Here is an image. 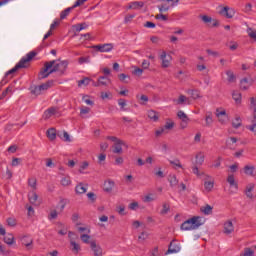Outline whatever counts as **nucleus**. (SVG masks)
I'll return each mask as SVG.
<instances>
[{"label":"nucleus","mask_w":256,"mask_h":256,"mask_svg":"<svg viewBox=\"0 0 256 256\" xmlns=\"http://www.w3.org/2000/svg\"><path fill=\"white\" fill-rule=\"evenodd\" d=\"M67 67H69V61L64 60L57 63V60H52L44 63V67L40 69L38 73V79L41 81L42 79H47L49 75L52 73H60L61 75H65V71H67Z\"/></svg>","instance_id":"1"},{"label":"nucleus","mask_w":256,"mask_h":256,"mask_svg":"<svg viewBox=\"0 0 256 256\" xmlns=\"http://www.w3.org/2000/svg\"><path fill=\"white\" fill-rule=\"evenodd\" d=\"M201 225H203V222H201V217L194 216L182 223L180 229L182 231H193L195 229H199Z\"/></svg>","instance_id":"2"},{"label":"nucleus","mask_w":256,"mask_h":256,"mask_svg":"<svg viewBox=\"0 0 256 256\" xmlns=\"http://www.w3.org/2000/svg\"><path fill=\"white\" fill-rule=\"evenodd\" d=\"M250 103H251V106L253 107V119H252V124L246 126V129H248L249 131H252V133H256V98L251 97Z\"/></svg>","instance_id":"3"},{"label":"nucleus","mask_w":256,"mask_h":256,"mask_svg":"<svg viewBox=\"0 0 256 256\" xmlns=\"http://www.w3.org/2000/svg\"><path fill=\"white\" fill-rule=\"evenodd\" d=\"M37 55L36 52L31 51L29 52L26 57H23L19 63H17V67H19L20 69H27V67H29V61H31L33 59V57H35Z\"/></svg>","instance_id":"4"},{"label":"nucleus","mask_w":256,"mask_h":256,"mask_svg":"<svg viewBox=\"0 0 256 256\" xmlns=\"http://www.w3.org/2000/svg\"><path fill=\"white\" fill-rule=\"evenodd\" d=\"M92 49H95V51H98L99 53H109V51H113V44L107 43L94 45L92 46Z\"/></svg>","instance_id":"5"},{"label":"nucleus","mask_w":256,"mask_h":256,"mask_svg":"<svg viewBox=\"0 0 256 256\" xmlns=\"http://www.w3.org/2000/svg\"><path fill=\"white\" fill-rule=\"evenodd\" d=\"M177 117L181 120V129H187V125H189V117L187 116V114L180 110L177 113Z\"/></svg>","instance_id":"6"},{"label":"nucleus","mask_w":256,"mask_h":256,"mask_svg":"<svg viewBox=\"0 0 256 256\" xmlns=\"http://www.w3.org/2000/svg\"><path fill=\"white\" fill-rule=\"evenodd\" d=\"M160 59L162 60L163 69H167V67L171 65V60L173 59V57H171V55L169 54L167 55V52L162 51Z\"/></svg>","instance_id":"7"},{"label":"nucleus","mask_w":256,"mask_h":256,"mask_svg":"<svg viewBox=\"0 0 256 256\" xmlns=\"http://www.w3.org/2000/svg\"><path fill=\"white\" fill-rule=\"evenodd\" d=\"M90 248L94 253V256H103V248L100 245H97L95 240L90 242Z\"/></svg>","instance_id":"8"},{"label":"nucleus","mask_w":256,"mask_h":256,"mask_svg":"<svg viewBox=\"0 0 256 256\" xmlns=\"http://www.w3.org/2000/svg\"><path fill=\"white\" fill-rule=\"evenodd\" d=\"M123 146L127 147V144L123 140H118V142L114 143L113 147V153H116L117 155H121L123 153Z\"/></svg>","instance_id":"9"},{"label":"nucleus","mask_w":256,"mask_h":256,"mask_svg":"<svg viewBox=\"0 0 256 256\" xmlns=\"http://www.w3.org/2000/svg\"><path fill=\"white\" fill-rule=\"evenodd\" d=\"M220 15H225V17H227V19H233L234 15H235V11L226 6L220 10Z\"/></svg>","instance_id":"10"},{"label":"nucleus","mask_w":256,"mask_h":256,"mask_svg":"<svg viewBox=\"0 0 256 256\" xmlns=\"http://www.w3.org/2000/svg\"><path fill=\"white\" fill-rule=\"evenodd\" d=\"M235 231V227L233 226V222L228 220L224 223V233L225 235H231Z\"/></svg>","instance_id":"11"},{"label":"nucleus","mask_w":256,"mask_h":256,"mask_svg":"<svg viewBox=\"0 0 256 256\" xmlns=\"http://www.w3.org/2000/svg\"><path fill=\"white\" fill-rule=\"evenodd\" d=\"M179 251H181V248L179 247V245L175 244V240H173L168 246L166 255H169V253H179Z\"/></svg>","instance_id":"12"},{"label":"nucleus","mask_w":256,"mask_h":256,"mask_svg":"<svg viewBox=\"0 0 256 256\" xmlns=\"http://www.w3.org/2000/svg\"><path fill=\"white\" fill-rule=\"evenodd\" d=\"M113 187H115V181L108 179L104 182V191L105 193H111L113 191Z\"/></svg>","instance_id":"13"},{"label":"nucleus","mask_w":256,"mask_h":256,"mask_svg":"<svg viewBox=\"0 0 256 256\" xmlns=\"http://www.w3.org/2000/svg\"><path fill=\"white\" fill-rule=\"evenodd\" d=\"M252 85L253 82H249V79L247 78H243L240 81V89H242V91H247V89H249Z\"/></svg>","instance_id":"14"},{"label":"nucleus","mask_w":256,"mask_h":256,"mask_svg":"<svg viewBox=\"0 0 256 256\" xmlns=\"http://www.w3.org/2000/svg\"><path fill=\"white\" fill-rule=\"evenodd\" d=\"M157 7H158L160 13H167V11H169L171 9L169 2H163V1Z\"/></svg>","instance_id":"15"},{"label":"nucleus","mask_w":256,"mask_h":256,"mask_svg":"<svg viewBox=\"0 0 256 256\" xmlns=\"http://www.w3.org/2000/svg\"><path fill=\"white\" fill-rule=\"evenodd\" d=\"M57 113V108L51 107L44 112V119H51Z\"/></svg>","instance_id":"16"},{"label":"nucleus","mask_w":256,"mask_h":256,"mask_svg":"<svg viewBox=\"0 0 256 256\" xmlns=\"http://www.w3.org/2000/svg\"><path fill=\"white\" fill-rule=\"evenodd\" d=\"M47 137L50 141H55V139H57V130H55V128H49L47 130Z\"/></svg>","instance_id":"17"},{"label":"nucleus","mask_w":256,"mask_h":256,"mask_svg":"<svg viewBox=\"0 0 256 256\" xmlns=\"http://www.w3.org/2000/svg\"><path fill=\"white\" fill-rule=\"evenodd\" d=\"M245 175H249L250 177H255V166L246 165L244 167Z\"/></svg>","instance_id":"18"},{"label":"nucleus","mask_w":256,"mask_h":256,"mask_svg":"<svg viewBox=\"0 0 256 256\" xmlns=\"http://www.w3.org/2000/svg\"><path fill=\"white\" fill-rule=\"evenodd\" d=\"M253 189H255V184H248L246 186L245 193H246V196L248 197V199H253V193H252Z\"/></svg>","instance_id":"19"},{"label":"nucleus","mask_w":256,"mask_h":256,"mask_svg":"<svg viewBox=\"0 0 256 256\" xmlns=\"http://www.w3.org/2000/svg\"><path fill=\"white\" fill-rule=\"evenodd\" d=\"M148 117H149L152 121L157 122V121H159V112L154 111V110H149V111H148Z\"/></svg>","instance_id":"20"},{"label":"nucleus","mask_w":256,"mask_h":256,"mask_svg":"<svg viewBox=\"0 0 256 256\" xmlns=\"http://www.w3.org/2000/svg\"><path fill=\"white\" fill-rule=\"evenodd\" d=\"M70 245L72 247V252L77 255L81 251V245H79L77 242L71 240Z\"/></svg>","instance_id":"21"},{"label":"nucleus","mask_w":256,"mask_h":256,"mask_svg":"<svg viewBox=\"0 0 256 256\" xmlns=\"http://www.w3.org/2000/svg\"><path fill=\"white\" fill-rule=\"evenodd\" d=\"M28 199L32 205H35V203H37V199H39V196L35 191H32L28 194Z\"/></svg>","instance_id":"22"},{"label":"nucleus","mask_w":256,"mask_h":256,"mask_svg":"<svg viewBox=\"0 0 256 256\" xmlns=\"http://www.w3.org/2000/svg\"><path fill=\"white\" fill-rule=\"evenodd\" d=\"M75 191H76L77 195H83V193H87V188H85L83 183H79L76 186Z\"/></svg>","instance_id":"23"},{"label":"nucleus","mask_w":256,"mask_h":256,"mask_svg":"<svg viewBox=\"0 0 256 256\" xmlns=\"http://www.w3.org/2000/svg\"><path fill=\"white\" fill-rule=\"evenodd\" d=\"M4 243L7 245H13V243H15V236H13V234H7L4 236Z\"/></svg>","instance_id":"24"},{"label":"nucleus","mask_w":256,"mask_h":256,"mask_svg":"<svg viewBox=\"0 0 256 256\" xmlns=\"http://www.w3.org/2000/svg\"><path fill=\"white\" fill-rule=\"evenodd\" d=\"M226 75L228 77V83H235V81H237V77L235 76L233 71L227 70Z\"/></svg>","instance_id":"25"},{"label":"nucleus","mask_w":256,"mask_h":256,"mask_svg":"<svg viewBox=\"0 0 256 256\" xmlns=\"http://www.w3.org/2000/svg\"><path fill=\"white\" fill-rule=\"evenodd\" d=\"M232 99H234L237 105H241V93L239 91H234L232 93Z\"/></svg>","instance_id":"26"},{"label":"nucleus","mask_w":256,"mask_h":256,"mask_svg":"<svg viewBox=\"0 0 256 256\" xmlns=\"http://www.w3.org/2000/svg\"><path fill=\"white\" fill-rule=\"evenodd\" d=\"M188 95H191L192 99H199L201 97V92L199 90H187Z\"/></svg>","instance_id":"27"},{"label":"nucleus","mask_w":256,"mask_h":256,"mask_svg":"<svg viewBox=\"0 0 256 256\" xmlns=\"http://www.w3.org/2000/svg\"><path fill=\"white\" fill-rule=\"evenodd\" d=\"M205 161V155L203 154V152H199L198 154H196V165H203Z\"/></svg>","instance_id":"28"},{"label":"nucleus","mask_w":256,"mask_h":256,"mask_svg":"<svg viewBox=\"0 0 256 256\" xmlns=\"http://www.w3.org/2000/svg\"><path fill=\"white\" fill-rule=\"evenodd\" d=\"M168 181H169L171 187H175L179 183V180H177V176H175V175H169Z\"/></svg>","instance_id":"29"},{"label":"nucleus","mask_w":256,"mask_h":256,"mask_svg":"<svg viewBox=\"0 0 256 256\" xmlns=\"http://www.w3.org/2000/svg\"><path fill=\"white\" fill-rule=\"evenodd\" d=\"M241 125H243L241 117L236 116L234 122H232V127L234 129H239V127H241Z\"/></svg>","instance_id":"30"},{"label":"nucleus","mask_w":256,"mask_h":256,"mask_svg":"<svg viewBox=\"0 0 256 256\" xmlns=\"http://www.w3.org/2000/svg\"><path fill=\"white\" fill-rule=\"evenodd\" d=\"M240 256H255V251L249 247L244 248L243 253L240 254Z\"/></svg>","instance_id":"31"},{"label":"nucleus","mask_w":256,"mask_h":256,"mask_svg":"<svg viewBox=\"0 0 256 256\" xmlns=\"http://www.w3.org/2000/svg\"><path fill=\"white\" fill-rule=\"evenodd\" d=\"M201 211H202V213H204V215H211V213H213V207H211V205L207 204L206 206L201 208Z\"/></svg>","instance_id":"32"},{"label":"nucleus","mask_w":256,"mask_h":256,"mask_svg":"<svg viewBox=\"0 0 256 256\" xmlns=\"http://www.w3.org/2000/svg\"><path fill=\"white\" fill-rule=\"evenodd\" d=\"M214 185H215V182L211 181V180L204 182V187H205L206 191H208V192L213 190Z\"/></svg>","instance_id":"33"},{"label":"nucleus","mask_w":256,"mask_h":256,"mask_svg":"<svg viewBox=\"0 0 256 256\" xmlns=\"http://www.w3.org/2000/svg\"><path fill=\"white\" fill-rule=\"evenodd\" d=\"M205 121H206V127H211V125L213 124V114H211V112L206 114Z\"/></svg>","instance_id":"34"},{"label":"nucleus","mask_w":256,"mask_h":256,"mask_svg":"<svg viewBox=\"0 0 256 256\" xmlns=\"http://www.w3.org/2000/svg\"><path fill=\"white\" fill-rule=\"evenodd\" d=\"M30 91H31L32 95H35L37 97L38 95H41L42 90H41L40 86H32L30 88Z\"/></svg>","instance_id":"35"},{"label":"nucleus","mask_w":256,"mask_h":256,"mask_svg":"<svg viewBox=\"0 0 256 256\" xmlns=\"http://www.w3.org/2000/svg\"><path fill=\"white\" fill-rule=\"evenodd\" d=\"M71 11H73V8H72V7L66 8L64 11H62V12L60 13V19H61V20L66 19L67 16L69 15V13H71Z\"/></svg>","instance_id":"36"},{"label":"nucleus","mask_w":256,"mask_h":256,"mask_svg":"<svg viewBox=\"0 0 256 256\" xmlns=\"http://www.w3.org/2000/svg\"><path fill=\"white\" fill-rule=\"evenodd\" d=\"M39 87H40L41 91H47V89H49V87H53V80L48 81L44 84H41V85H39Z\"/></svg>","instance_id":"37"},{"label":"nucleus","mask_w":256,"mask_h":256,"mask_svg":"<svg viewBox=\"0 0 256 256\" xmlns=\"http://www.w3.org/2000/svg\"><path fill=\"white\" fill-rule=\"evenodd\" d=\"M199 18L201 19V21H203V23H206V24L213 23V18L211 16L200 15Z\"/></svg>","instance_id":"38"},{"label":"nucleus","mask_w":256,"mask_h":256,"mask_svg":"<svg viewBox=\"0 0 256 256\" xmlns=\"http://www.w3.org/2000/svg\"><path fill=\"white\" fill-rule=\"evenodd\" d=\"M162 207L163 209L160 212L161 215H167L171 209V206L169 205V203L165 202Z\"/></svg>","instance_id":"39"},{"label":"nucleus","mask_w":256,"mask_h":256,"mask_svg":"<svg viewBox=\"0 0 256 256\" xmlns=\"http://www.w3.org/2000/svg\"><path fill=\"white\" fill-rule=\"evenodd\" d=\"M89 83H91V78L85 77L84 79L78 81V87H81L82 85H85V87H87Z\"/></svg>","instance_id":"40"},{"label":"nucleus","mask_w":256,"mask_h":256,"mask_svg":"<svg viewBox=\"0 0 256 256\" xmlns=\"http://www.w3.org/2000/svg\"><path fill=\"white\" fill-rule=\"evenodd\" d=\"M227 182L229 183L230 187H235L237 189V183H235V176L229 175L227 178Z\"/></svg>","instance_id":"41"},{"label":"nucleus","mask_w":256,"mask_h":256,"mask_svg":"<svg viewBox=\"0 0 256 256\" xmlns=\"http://www.w3.org/2000/svg\"><path fill=\"white\" fill-rule=\"evenodd\" d=\"M80 239L83 243H86L87 245H91V241H89V239H91V236H89V234H82L80 236Z\"/></svg>","instance_id":"42"},{"label":"nucleus","mask_w":256,"mask_h":256,"mask_svg":"<svg viewBox=\"0 0 256 256\" xmlns=\"http://www.w3.org/2000/svg\"><path fill=\"white\" fill-rule=\"evenodd\" d=\"M136 98L140 100V105H145V103L149 101V97H147V95H141L140 97L137 95Z\"/></svg>","instance_id":"43"},{"label":"nucleus","mask_w":256,"mask_h":256,"mask_svg":"<svg viewBox=\"0 0 256 256\" xmlns=\"http://www.w3.org/2000/svg\"><path fill=\"white\" fill-rule=\"evenodd\" d=\"M118 105L121 107V111H127V109H125V107H127V101H125V99L120 98L118 100Z\"/></svg>","instance_id":"44"},{"label":"nucleus","mask_w":256,"mask_h":256,"mask_svg":"<svg viewBox=\"0 0 256 256\" xmlns=\"http://www.w3.org/2000/svg\"><path fill=\"white\" fill-rule=\"evenodd\" d=\"M98 81H99L100 86L102 85L104 87H107V82H110V80L107 77H105V76H101L98 79Z\"/></svg>","instance_id":"45"},{"label":"nucleus","mask_w":256,"mask_h":256,"mask_svg":"<svg viewBox=\"0 0 256 256\" xmlns=\"http://www.w3.org/2000/svg\"><path fill=\"white\" fill-rule=\"evenodd\" d=\"M144 5H145V3L141 2V1L132 2L133 9H141Z\"/></svg>","instance_id":"46"},{"label":"nucleus","mask_w":256,"mask_h":256,"mask_svg":"<svg viewBox=\"0 0 256 256\" xmlns=\"http://www.w3.org/2000/svg\"><path fill=\"white\" fill-rule=\"evenodd\" d=\"M22 244L25 245V247H31L33 245V239L27 240V237L22 238Z\"/></svg>","instance_id":"47"},{"label":"nucleus","mask_w":256,"mask_h":256,"mask_svg":"<svg viewBox=\"0 0 256 256\" xmlns=\"http://www.w3.org/2000/svg\"><path fill=\"white\" fill-rule=\"evenodd\" d=\"M28 185H29L30 187H32V189H37V179H35V178H30V179L28 180Z\"/></svg>","instance_id":"48"},{"label":"nucleus","mask_w":256,"mask_h":256,"mask_svg":"<svg viewBox=\"0 0 256 256\" xmlns=\"http://www.w3.org/2000/svg\"><path fill=\"white\" fill-rule=\"evenodd\" d=\"M90 112H91V108H89L87 106H82L80 108V115H87Z\"/></svg>","instance_id":"49"},{"label":"nucleus","mask_w":256,"mask_h":256,"mask_svg":"<svg viewBox=\"0 0 256 256\" xmlns=\"http://www.w3.org/2000/svg\"><path fill=\"white\" fill-rule=\"evenodd\" d=\"M170 165H174L175 167H179V169L183 168V165H181V161L179 159L170 160Z\"/></svg>","instance_id":"50"},{"label":"nucleus","mask_w":256,"mask_h":256,"mask_svg":"<svg viewBox=\"0 0 256 256\" xmlns=\"http://www.w3.org/2000/svg\"><path fill=\"white\" fill-rule=\"evenodd\" d=\"M61 185H63L64 187L71 185V179H69V177L62 178Z\"/></svg>","instance_id":"51"},{"label":"nucleus","mask_w":256,"mask_h":256,"mask_svg":"<svg viewBox=\"0 0 256 256\" xmlns=\"http://www.w3.org/2000/svg\"><path fill=\"white\" fill-rule=\"evenodd\" d=\"M82 100L84 101V103H86V105H90L91 107L95 105V103L91 99H89V96H83Z\"/></svg>","instance_id":"52"},{"label":"nucleus","mask_w":256,"mask_h":256,"mask_svg":"<svg viewBox=\"0 0 256 256\" xmlns=\"http://www.w3.org/2000/svg\"><path fill=\"white\" fill-rule=\"evenodd\" d=\"M248 35L250 39H254V41H256V30L249 28Z\"/></svg>","instance_id":"53"},{"label":"nucleus","mask_w":256,"mask_h":256,"mask_svg":"<svg viewBox=\"0 0 256 256\" xmlns=\"http://www.w3.org/2000/svg\"><path fill=\"white\" fill-rule=\"evenodd\" d=\"M116 211H117V213H119V215H125V205L117 206Z\"/></svg>","instance_id":"54"},{"label":"nucleus","mask_w":256,"mask_h":256,"mask_svg":"<svg viewBox=\"0 0 256 256\" xmlns=\"http://www.w3.org/2000/svg\"><path fill=\"white\" fill-rule=\"evenodd\" d=\"M216 117H229V115H227V111H225V110L219 111V109H217Z\"/></svg>","instance_id":"55"},{"label":"nucleus","mask_w":256,"mask_h":256,"mask_svg":"<svg viewBox=\"0 0 256 256\" xmlns=\"http://www.w3.org/2000/svg\"><path fill=\"white\" fill-rule=\"evenodd\" d=\"M12 167H17L21 165V158H13L11 162Z\"/></svg>","instance_id":"56"},{"label":"nucleus","mask_w":256,"mask_h":256,"mask_svg":"<svg viewBox=\"0 0 256 256\" xmlns=\"http://www.w3.org/2000/svg\"><path fill=\"white\" fill-rule=\"evenodd\" d=\"M118 77L120 81H122V83H129V81L126 80V79H129V75L122 73V74H119Z\"/></svg>","instance_id":"57"},{"label":"nucleus","mask_w":256,"mask_h":256,"mask_svg":"<svg viewBox=\"0 0 256 256\" xmlns=\"http://www.w3.org/2000/svg\"><path fill=\"white\" fill-rule=\"evenodd\" d=\"M7 223L9 227H15V225H17V220L15 218H8Z\"/></svg>","instance_id":"58"},{"label":"nucleus","mask_w":256,"mask_h":256,"mask_svg":"<svg viewBox=\"0 0 256 256\" xmlns=\"http://www.w3.org/2000/svg\"><path fill=\"white\" fill-rule=\"evenodd\" d=\"M155 19H161L162 21H168L169 20V17H167V15H164L163 13H161V14H157L156 16H155Z\"/></svg>","instance_id":"59"},{"label":"nucleus","mask_w":256,"mask_h":256,"mask_svg":"<svg viewBox=\"0 0 256 256\" xmlns=\"http://www.w3.org/2000/svg\"><path fill=\"white\" fill-rule=\"evenodd\" d=\"M173 127H175V123L174 122H166V124L162 128L165 131V129L171 130V129H173Z\"/></svg>","instance_id":"60"},{"label":"nucleus","mask_w":256,"mask_h":256,"mask_svg":"<svg viewBox=\"0 0 256 256\" xmlns=\"http://www.w3.org/2000/svg\"><path fill=\"white\" fill-rule=\"evenodd\" d=\"M87 167H89V162L84 161L82 163V165L80 166L79 173H83V171H85V169H87Z\"/></svg>","instance_id":"61"},{"label":"nucleus","mask_w":256,"mask_h":256,"mask_svg":"<svg viewBox=\"0 0 256 256\" xmlns=\"http://www.w3.org/2000/svg\"><path fill=\"white\" fill-rule=\"evenodd\" d=\"M17 149H19V147L17 145H11L8 149L7 152L8 153H17Z\"/></svg>","instance_id":"62"},{"label":"nucleus","mask_w":256,"mask_h":256,"mask_svg":"<svg viewBox=\"0 0 256 256\" xmlns=\"http://www.w3.org/2000/svg\"><path fill=\"white\" fill-rule=\"evenodd\" d=\"M57 210H52L51 212H50V215L48 216V219H50V221L51 220H53V219H57Z\"/></svg>","instance_id":"63"},{"label":"nucleus","mask_w":256,"mask_h":256,"mask_svg":"<svg viewBox=\"0 0 256 256\" xmlns=\"http://www.w3.org/2000/svg\"><path fill=\"white\" fill-rule=\"evenodd\" d=\"M206 53H208L209 55H212V57H219V52L213 51L211 49H207Z\"/></svg>","instance_id":"64"}]
</instances>
